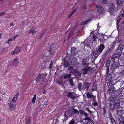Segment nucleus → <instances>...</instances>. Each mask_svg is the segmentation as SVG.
<instances>
[{"label": "nucleus", "instance_id": "nucleus-1", "mask_svg": "<svg viewBox=\"0 0 124 124\" xmlns=\"http://www.w3.org/2000/svg\"><path fill=\"white\" fill-rule=\"evenodd\" d=\"M79 114V113L78 110L74 108L73 107H72L71 108L67 109L65 111L64 115L66 120H64L63 122L64 121L65 122L70 117L75 116L74 115H77Z\"/></svg>", "mask_w": 124, "mask_h": 124}, {"label": "nucleus", "instance_id": "nucleus-2", "mask_svg": "<svg viewBox=\"0 0 124 124\" xmlns=\"http://www.w3.org/2000/svg\"><path fill=\"white\" fill-rule=\"evenodd\" d=\"M120 106V101L118 99H113L112 100L109 105V110L114 112L116 107Z\"/></svg>", "mask_w": 124, "mask_h": 124}, {"label": "nucleus", "instance_id": "nucleus-3", "mask_svg": "<svg viewBox=\"0 0 124 124\" xmlns=\"http://www.w3.org/2000/svg\"><path fill=\"white\" fill-rule=\"evenodd\" d=\"M104 87L107 89V93H111V91H113L115 90L113 87V85L112 84V82L105 83Z\"/></svg>", "mask_w": 124, "mask_h": 124}, {"label": "nucleus", "instance_id": "nucleus-4", "mask_svg": "<svg viewBox=\"0 0 124 124\" xmlns=\"http://www.w3.org/2000/svg\"><path fill=\"white\" fill-rule=\"evenodd\" d=\"M109 71L107 73V71H106L105 77H106V82H112V75L113 74V73L112 72H110L109 73Z\"/></svg>", "mask_w": 124, "mask_h": 124}, {"label": "nucleus", "instance_id": "nucleus-5", "mask_svg": "<svg viewBox=\"0 0 124 124\" xmlns=\"http://www.w3.org/2000/svg\"><path fill=\"white\" fill-rule=\"evenodd\" d=\"M105 48L104 45L102 44H101L98 46L97 49L93 52V53H95V54H100L102 53Z\"/></svg>", "mask_w": 124, "mask_h": 124}, {"label": "nucleus", "instance_id": "nucleus-6", "mask_svg": "<svg viewBox=\"0 0 124 124\" xmlns=\"http://www.w3.org/2000/svg\"><path fill=\"white\" fill-rule=\"evenodd\" d=\"M122 90H120L119 89H118L115 91V93L116 94V98L119 99L123 98L124 97H123V93H122Z\"/></svg>", "mask_w": 124, "mask_h": 124}, {"label": "nucleus", "instance_id": "nucleus-7", "mask_svg": "<svg viewBox=\"0 0 124 124\" xmlns=\"http://www.w3.org/2000/svg\"><path fill=\"white\" fill-rule=\"evenodd\" d=\"M116 112L118 115L119 116H122L124 114L123 108L119 106L116 107Z\"/></svg>", "mask_w": 124, "mask_h": 124}, {"label": "nucleus", "instance_id": "nucleus-8", "mask_svg": "<svg viewBox=\"0 0 124 124\" xmlns=\"http://www.w3.org/2000/svg\"><path fill=\"white\" fill-rule=\"evenodd\" d=\"M87 98L89 99H91L92 101H94L96 99V96L93 94H91L89 92H88L86 94Z\"/></svg>", "mask_w": 124, "mask_h": 124}, {"label": "nucleus", "instance_id": "nucleus-9", "mask_svg": "<svg viewBox=\"0 0 124 124\" xmlns=\"http://www.w3.org/2000/svg\"><path fill=\"white\" fill-rule=\"evenodd\" d=\"M115 6L112 3H111L109 5L108 12L110 14L112 15L114 11Z\"/></svg>", "mask_w": 124, "mask_h": 124}, {"label": "nucleus", "instance_id": "nucleus-10", "mask_svg": "<svg viewBox=\"0 0 124 124\" xmlns=\"http://www.w3.org/2000/svg\"><path fill=\"white\" fill-rule=\"evenodd\" d=\"M117 62L113 63L111 66L110 69L113 71H115L116 69H117L118 67H119V68H121L120 66L122 64L120 65V66H119Z\"/></svg>", "mask_w": 124, "mask_h": 124}, {"label": "nucleus", "instance_id": "nucleus-11", "mask_svg": "<svg viewBox=\"0 0 124 124\" xmlns=\"http://www.w3.org/2000/svg\"><path fill=\"white\" fill-rule=\"evenodd\" d=\"M97 11L99 13L102 14L105 11L104 8L100 6L97 5L96 6Z\"/></svg>", "mask_w": 124, "mask_h": 124}, {"label": "nucleus", "instance_id": "nucleus-12", "mask_svg": "<svg viewBox=\"0 0 124 124\" xmlns=\"http://www.w3.org/2000/svg\"><path fill=\"white\" fill-rule=\"evenodd\" d=\"M73 74L75 76L79 78L81 77V73L80 71L77 69H74L72 72Z\"/></svg>", "mask_w": 124, "mask_h": 124}, {"label": "nucleus", "instance_id": "nucleus-13", "mask_svg": "<svg viewBox=\"0 0 124 124\" xmlns=\"http://www.w3.org/2000/svg\"><path fill=\"white\" fill-rule=\"evenodd\" d=\"M93 68H92L90 67H89L88 68H85L83 70L84 71L83 72L84 75H85L88 74L89 72H91L93 69Z\"/></svg>", "mask_w": 124, "mask_h": 124}, {"label": "nucleus", "instance_id": "nucleus-14", "mask_svg": "<svg viewBox=\"0 0 124 124\" xmlns=\"http://www.w3.org/2000/svg\"><path fill=\"white\" fill-rule=\"evenodd\" d=\"M74 93L72 92H69L67 94V96L70 97L71 99L74 100L75 99L76 97H77V96H75L73 94Z\"/></svg>", "mask_w": 124, "mask_h": 124}, {"label": "nucleus", "instance_id": "nucleus-15", "mask_svg": "<svg viewBox=\"0 0 124 124\" xmlns=\"http://www.w3.org/2000/svg\"><path fill=\"white\" fill-rule=\"evenodd\" d=\"M72 54H77L79 51H78L77 48L75 47H73L71 48V50H70Z\"/></svg>", "mask_w": 124, "mask_h": 124}, {"label": "nucleus", "instance_id": "nucleus-16", "mask_svg": "<svg viewBox=\"0 0 124 124\" xmlns=\"http://www.w3.org/2000/svg\"><path fill=\"white\" fill-rule=\"evenodd\" d=\"M118 56H116V55H113L112 56V61L115 62L116 61H117L119 60V58L121 55H118Z\"/></svg>", "mask_w": 124, "mask_h": 124}, {"label": "nucleus", "instance_id": "nucleus-17", "mask_svg": "<svg viewBox=\"0 0 124 124\" xmlns=\"http://www.w3.org/2000/svg\"><path fill=\"white\" fill-rule=\"evenodd\" d=\"M8 105L9 106V109L12 111H13L15 110L16 107L15 104H12L10 103H8Z\"/></svg>", "mask_w": 124, "mask_h": 124}, {"label": "nucleus", "instance_id": "nucleus-18", "mask_svg": "<svg viewBox=\"0 0 124 124\" xmlns=\"http://www.w3.org/2000/svg\"><path fill=\"white\" fill-rule=\"evenodd\" d=\"M19 64V61L18 59L16 58L13 60V62L12 64L15 66H17Z\"/></svg>", "mask_w": 124, "mask_h": 124}, {"label": "nucleus", "instance_id": "nucleus-19", "mask_svg": "<svg viewBox=\"0 0 124 124\" xmlns=\"http://www.w3.org/2000/svg\"><path fill=\"white\" fill-rule=\"evenodd\" d=\"M111 62V61L110 60L108 59L106 63V68L107 69L106 71H107V73L108 72V71H109V67L110 66Z\"/></svg>", "mask_w": 124, "mask_h": 124}, {"label": "nucleus", "instance_id": "nucleus-20", "mask_svg": "<svg viewBox=\"0 0 124 124\" xmlns=\"http://www.w3.org/2000/svg\"><path fill=\"white\" fill-rule=\"evenodd\" d=\"M21 48L20 47L16 46L15 48L14 51L13 52V53H12L11 54H17L19 53L20 52Z\"/></svg>", "mask_w": 124, "mask_h": 124}, {"label": "nucleus", "instance_id": "nucleus-21", "mask_svg": "<svg viewBox=\"0 0 124 124\" xmlns=\"http://www.w3.org/2000/svg\"><path fill=\"white\" fill-rule=\"evenodd\" d=\"M44 74L42 73L41 74L40 73L37 76L35 79V80L37 81H38L39 80H41L43 78Z\"/></svg>", "mask_w": 124, "mask_h": 124}, {"label": "nucleus", "instance_id": "nucleus-22", "mask_svg": "<svg viewBox=\"0 0 124 124\" xmlns=\"http://www.w3.org/2000/svg\"><path fill=\"white\" fill-rule=\"evenodd\" d=\"M54 45V43H53L52 44L50 47L49 49L48 50L49 52L50 53V54H53L54 53V50H53V46Z\"/></svg>", "mask_w": 124, "mask_h": 124}, {"label": "nucleus", "instance_id": "nucleus-23", "mask_svg": "<svg viewBox=\"0 0 124 124\" xmlns=\"http://www.w3.org/2000/svg\"><path fill=\"white\" fill-rule=\"evenodd\" d=\"M123 48L121 47H119L117 50L116 53H114L113 54H121L122 52Z\"/></svg>", "mask_w": 124, "mask_h": 124}, {"label": "nucleus", "instance_id": "nucleus-24", "mask_svg": "<svg viewBox=\"0 0 124 124\" xmlns=\"http://www.w3.org/2000/svg\"><path fill=\"white\" fill-rule=\"evenodd\" d=\"M124 0H116V4L118 7H121L123 4Z\"/></svg>", "mask_w": 124, "mask_h": 124}, {"label": "nucleus", "instance_id": "nucleus-25", "mask_svg": "<svg viewBox=\"0 0 124 124\" xmlns=\"http://www.w3.org/2000/svg\"><path fill=\"white\" fill-rule=\"evenodd\" d=\"M71 62L72 64L74 65H76L77 63V58L73 57L71 60Z\"/></svg>", "mask_w": 124, "mask_h": 124}, {"label": "nucleus", "instance_id": "nucleus-26", "mask_svg": "<svg viewBox=\"0 0 124 124\" xmlns=\"http://www.w3.org/2000/svg\"><path fill=\"white\" fill-rule=\"evenodd\" d=\"M19 95V93H18L14 97L12 100V101L13 102H15L16 101Z\"/></svg>", "mask_w": 124, "mask_h": 124}, {"label": "nucleus", "instance_id": "nucleus-27", "mask_svg": "<svg viewBox=\"0 0 124 124\" xmlns=\"http://www.w3.org/2000/svg\"><path fill=\"white\" fill-rule=\"evenodd\" d=\"M83 66H84L85 68H87L88 66L89 63L87 61H84L83 60L82 61Z\"/></svg>", "mask_w": 124, "mask_h": 124}, {"label": "nucleus", "instance_id": "nucleus-28", "mask_svg": "<svg viewBox=\"0 0 124 124\" xmlns=\"http://www.w3.org/2000/svg\"><path fill=\"white\" fill-rule=\"evenodd\" d=\"M63 65L65 68L68 67L70 65L69 62L66 59H65Z\"/></svg>", "mask_w": 124, "mask_h": 124}, {"label": "nucleus", "instance_id": "nucleus-29", "mask_svg": "<svg viewBox=\"0 0 124 124\" xmlns=\"http://www.w3.org/2000/svg\"><path fill=\"white\" fill-rule=\"evenodd\" d=\"M118 118L120 121L119 124H124V117L123 116H121L119 117Z\"/></svg>", "mask_w": 124, "mask_h": 124}, {"label": "nucleus", "instance_id": "nucleus-30", "mask_svg": "<svg viewBox=\"0 0 124 124\" xmlns=\"http://www.w3.org/2000/svg\"><path fill=\"white\" fill-rule=\"evenodd\" d=\"M83 82L84 85L85 86V88L88 90L90 86V83L88 82Z\"/></svg>", "mask_w": 124, "mask_h": 124}, {"label": "nucleus", "instance_id": "nucleus-31", "mask_svg": "<svg viewBox=\"0 0 124 124\" xmlns=\"http://www.w3.org/2000/svg\"><path fill=\"white\" fill-rule=\"evenodd\" d=\"M111 49V48H107L104 51L103 54H107L108 53L110 52L112 50Z\"/></svg>", "mask_w": 124, "mask_h": 124}, {"label": "nucleus", "instance_id": "nucleus-32", "mask_svg": "<svg viewBox=\"0 0 124 124\" xmlns=\"http://www.w3.org/2000/svg\"><path fill=\"white\" fill-rule=\"evenodd\" d=\"M115 90L114 91H111V93H109L110 95L112 96L113 98H115V97H116V94L115 93Z\"/></svg>", "mask_w": 124, "mask_h": 124}, {"label": "nucleus", "instance_id": "nucleus-33", "mask_svg": "<svg viewBox=\"0 0 124 124\" xmlns=\"http://www.w3.org/2000/svg\"><path fill=\"white\" fill-rule=\"evenodd\" d=\"M71 74L70 73L69 74L65 75L63 76V78L64 79H66L67 78H69L71 76Z\"/></svg>", "mask_w": 124, "mask_h": 124}, {"label": "nucleus", "instance_id": "nucleus-34", "mask_svg": "<svg viewBox=\"0 0 124 124\" xmlns=\"http://www.w3.org/2000/svg\"><path fill=\"white\" fill-rule=\"evenodd\" d=\"M36 32V31L34 30L33 27L28 31L29 33H31L32 34H33L34 33Z\"/></svg>", "mask_w": 124, "mask_h": 124}, {"label": "nucleus", "instance_id": "nucleus-35", "mask_svg": "<svg viewBox=\"0 0 124 124\" xmlns=\"http://www.w3.org/2000/svg\"><path fill=\"white\" fill-rule=\"evenodd\" d=\"M69 83L71 86H73L74 85V82L73 81V80L71 79H70L69 80Z\"/></svg>", "mask_w": 124, "mask_h": 124}, {"label": "nucleus", "instance_id": "nucleus-36", "mask_svg": "<svg viewBox=\"0 0 124 124\" xmlns=\"http://www.w3.org/2000/svg\"><path fill=\"white\" fill-rule=\"evenodd\" d=\"M90 20H91L89 19L86 20V21L82 22L81 23V25H83L85 24H86L89 22Z\"/></svg>", "mask_w": 124, "mask_h": 124}, {"label": "nucleus", "instance_id": "nucleus-37", "mask_svg": "<svg viewBox=\"0 0 124 124\" xmlns=\"http://www.w3.org/2000/svg\"><path fill=\"white\" fill-rule=\"evenodd\" d=\"M31 118L29 116V118L27 119L26 124H30L31 123Z\"/></svg>", "mask_w": 124, "mask_h": 124}, {"label": "nucleus", "instance_id": "nucleus-38", "mask_svg": "<svg viewBox=\"0 0 124 124\" xmlns=\"http://www.w3.org/2000/svg\"><path fill=\"white\" fill-rule=\"evenodd\" d=\"M97 90V86L95 85V83H94L92 87V91H96Z\"/></svg>", "mask_w": 124, "mask_h": 124}, {"label": "nucleus", "instance_id": "nucleus-39", "mask_svg": "<svg viewBox=\"0 0 124 124\" xmlns=\"http://www.w3.org/2000/svg\"><path fill=\"white\" fill-rule=\"evenodd\" d=\"M69 124H77V122H75V120L72 119L70 121Z\"/></svg>", "mask_w": 124, "mask_h": 124}, {"label": "nucleus", "instance_id": "nucleus-40", "mask_svg": "<svg viewBox=\"0 0 124 124\" xmlns=\"http://www.w3.org/2000/svg\"><path fill=\"white\" fill-rule=\"evenodd\" d=\"M121 16L120 15H119L117 18V25L119 23L120 21L121 18Z\"/></svg>", "mask_w": 124, "mask_h": 124}, {"label": "nucleus", "instance_id": "nucleus-41", "mask_svg": "<svg viewBox=\"0 0 124 124\" xmlns=\"http://www.w3.org/2000/svg\"><path fill=\"white\" fill-rule=\"evenodd\" d=\"M36 94H34V97L32 98L31 101L33 103H35V101L36 100Z\"/></svg>", "mask_w": 124, "mask_h": 124}, {"label": "nucleus", "instance_id": "nucleus-42", "mask_svg": "<svg viewBox=\"0 0 124 124\" xmlns=\"http://www.w3.org/2000/svg\"><path fill=\"white\" fill-rule=\"evenodd\" d=\"M93 103H92V104L93 106L95 107L98 105V103H97V101L95 99V101H93Z\"/></svg>", "mask_w": 124, "mask_h": 124}, {"label": "nucleus", "instance_id": "nucleus-43", "mask_svg": "<svg viewBox=\"0 0 124 124\" xmlns=\"http://www.w3.org/2000/svg\"><path fill=\"white\" fill-rule=\"evenodd\" d=\"M101 109H102L103 110V114L105 116L106 115V113L107 111L105 107L104 108H101Z\"/></svg>", "mask_w": 124, "mask_h": 124}, {"label": "nucleus", "instance_id": "nucleus-44", "mask_svg": "<svg viewBox=\"0 0 124 124\" xmlns=\"http://www.w3.org/2000/svg\"><path fill=\"white\" fill-rule=\"evenodd\" d=\"M97 38L98 37L96 35H95L93 36L92 37V39H93V42L95 41Z\"/></svg>", "mask_w": 124, "mask_h": 124}, {"label": "nucleus", "instance_id": "nucleus-45", "mask_svg": "<svg viewBox=\"0 0 124 124\" xmlns=\"http://www.w3.org/2000/svg\"><path fill=\"white\" fill-rule=\"evenodd\" d=\"M82 86L81 83H79L78 86V88L79 91H81V88Z\"/></svg>", "mask_w": 124, "mask_h": 124}, {"label": "nucleus", "instance_id": "nucleus-46", "mask_svg": "<svg viewBox=\"0 0 124 124\" xmlns=\"http://www.w3.org/2000/svg\"><path fill=\"white\" fill-rule=\"evenodd\" d=\"M53 63L52 61H51L49 65L48 68L50 69H51L52 67Z\"/></svg>", "mask_w": 124, "mask_h": 124}, {"label": "nucleus", "instance_id": "nucleus-47", "mask_svg": "<svg viewBox=\"0 0 124 124\" xmlns=\"http://www.w3.org/2000/svg\"><path fill=\"white\" fill-rule=\"evenodd\" d=\"M85 119L86 121H87L86 122L90 121V120H92L91 119L88 117L87 116L85 117Z\"/></svg>", "mask_w": 124, "mask_h": 124}, {"label": "nucleus", "instance_id": "nucleus-48", "mask_svg": "<svg viewBox=\"0 0 124 124\" xmlns=\"http://www.w3.org/2000/svg\"><path fill=\"white\" fill-rule=\"evenodd\" d=\"M73 33H72L71 32H70V33L69 35L68 36V39H67L68 41L69 40V39L73 35Z\"/></svg>", "mask_w": 124, "mask_h": 124}, {"label": "nucleus", "instance_id": "nucleus-49", "mask_svg": "<svg viewBox=\"0 0 124 124\" xmlns=\"http://www.w3.org/2000/svg\"><path fill=\"white\" fill-rule=\"evenodd\" d=\"M103 4H107L108 3L107 0H101Z\"/></svg>", "mask_w": 124, "mask_h": 124}, {"label": "nucleus", "instance_id": "nucleus-50", "mask_svg": "<svg viewBox=\"0 0 124 124\" xmlns=\"http://www.w3.org/2000/svg\"><path fill=\"white\" fill-rule=\"evenodd\" d=\"M113 112H112L111 111L109 110V111L108 113V117L112 116V113Z\"/></svg>", "mask_w": 124, "mask_h": 124}, {"label": "nucleus", "instance_id": "nucleus-51", "mask_svg": "<svg viewBox=\"0 0 124 124\" xmlns=\"http://www.w3.org/2000/svg\"><path fill=\"white\" fill-rule=\"evenodd\" d=\"M93 121L92 120L88 121L87 124H93Z\"/></svg>", "mask_w": 124, "mask_h": 124}, {"label": "nucleus", "instance_id": "nucleus-52", "mask_svg": "<svg viewBox=\"0 0 124 124\" xmlns=\"http://www.w3.org/2000/svg\"><path fill=\"white\" fill-rule=\"evenodd\" d=\"M112 124H116V122L114 119L110 120Z\"/></svg>", "mask_w": 124, "mask_h": 124}, {"label": "nucleus", "instance_id": "nucleus-53", "mask_svg": "<svg viewBox=\"0 0 124 124\" xmlns=\"http://www.w3.org/2000/svg\"><path fill=\"white\" fill-rule=\"evenodd\" d=\"M74 69V68L72 66H70L68 68V70L69 71H71L73 70Z\"/></svg>", "mask_w": 124, "mask_h": 124}, {"label": "nucleus", "instance_id": "nucleus-54", "mask_svg": "<svg viewBox=\"0 0 124 124\" xmlns=\"http://www.w3.org/2000/svg\"><path fill=\"white\" fill-rule=\"evenodd\" d=\"M57 83L59 85H62L63 80H62V81H57Z\"/></svg>", "mask_w": 124, "mask_h": 124}, {"label": "nucleus", "instance_id": "nucleus-55", "mask_svg": "<svg viewBox=\"0 0 124 124\" xmlns=\"http://www.w3.org/2000/svg\"><path fill=\"white\" fill-rule=\"evenodd\" d=\"M87 7L86 5H84L83 7V9L84 10H85L87 9Z\"/></svg>", "mask_w": 124, "mask_h": 124}, {"label": "nucleus", "instance_id": "nucleus-56", "mask_svg": "<svg viewBox=\"0 0 124 124\" xmlns=\"http://www.w3.org/2000/svg\"><path fill=\"white\" fill-rule=\"evenodd\" d=\"M121 69H122L121 70V71L120 72V73L124 75V69L121 68H120Z\"/></svg>", "mask_w": 124, "mask_h": 124}, {"label": "nucleus", "instance_id": "nucleus-57", "mask_svg": "<svg viewBox=\"0 0 124 124\" xmlns=\"http://www.w3.org/2000/svg\"><path fill=\"white\" fill-rule=\"evenodd\" d=\"M79 112L82 114H84L85 113V111L83 110H81L79 111Z\"/></svg>", "mask_w": 124, "mask_h": 124}, {"label": "nucleus", "instance_id": "nucleus-58", "mask_svg": "<svg viewBox=\"0 0 124 124\" xmlns=\"http://www.w3.org/2000/svg\"><path fill=\"white\" fill-rule=\"evenodd\" d=\"M48 100L45 101L44 102V104L45 105H47L48 104Z\"/></svg>", "mask_w": 124, "mask_h": 124}, {"label": "nucleus", "instance_id": "nucleus-59", "mask_svg": "<svg viewBox=\"0 0 124 124\" xmlns=\"http://www.w3.org/2000/svg\"><path fill=\"white\" fill-rule=\"evenodd\" d=\"M6 13V12H1L0 13V16L4 15Z\"/></svg>", "mask_w": 124, "mask_h": 124}, {"label": "nucleus", "instance_id": "nucleus-60", "mask_svg": "<svg viewBox=\"0 0 124 124\" xmlns=\"http://www.w3.org/2000/svg\"><path fill=\"white\" fill-rule=\"evenodd\" d=\"M104 100H105L106 101L107 97L106 96V95L105 93H104Z\"/></svg>", "mask_w": 124, "mask_h": 124}, {"label": "nucleus", "instance_id": "nucleus-61", "mask_svg": "<svg viewBox=\"0 0 124 124\" xmlns=\"http://www.w3.org/2000/svg\"><path fill=\"white\" fill-rule=\"evenodd\" d=\"M122 40V38H120L118 40V43H120Z\"/></svg>", "mask_w": 124, "mask_h": 124}, {"label": "nucleus", "instance_id": "nucleus-62", "mask_svg": "<svg viewBox=\"0 0 124 124\" xmlns=\"http://www.w3.org/2000/svg\"><path fill=\"white\" fill-rule=\"evenodd\" d=\"M76 9H75L74 10H73L70 14H71V15H72L76 11Z\"/></svg>", "mask_w": 124, "mask_h": 124}, {"label": "nucleus", "instance_id": "nucleus-63", "mask_svg": "<svg viewBox=\"0 0 124 124\" xmlns=\"http://www.w3.org/2000/svg\"><path fill=\"white\" fill-rule=\"evenodd\" d=\"M44 34V33H42L41 34V35L40 36V37L39 38V39H41V38H42V37H43V35Z\"/></svg>", "mask_w": 124, "mask_h": 124}, {"label": "nucleus", "instance_id": "nucleus-64", "mask_svg": "<svg viewBox=\"0 0 124 124\" xmlns=\"http://www.w3.org/2000/svg\"><path fill=\"white\" fill-rule=\"evenodd\" d=\"M108 117L110 119V120L113 119H114V118L112 116H111L109 117Z\"/></svg>", "mask_w": 124, "mask_h": 124}]
</instances>
